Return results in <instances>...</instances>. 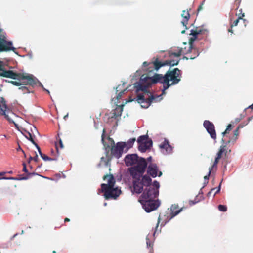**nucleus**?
<instances>
[{
  "label": "nucleus",
  "mask_w": 253,
  "mask_h": 253,
  "mask_svg": "<svg viewBox=\"0 0 253 253\" xmlns=\"http://www.w3.org/2000/svg\"><path fill=\"white\" fill-rule=\"evenodd\" d=\"M0 102L1 104V107H2L3 109H8L6 103V101L3 98H0Z\"/></svg>",
  "instance_id": "nucleus-28"
},
{
  "label": "nucleus",
  "mask_w": 253,
  "mask_h": 253,
  "mask_svg": "<svg viewBox=\"0 0 253 253\" xmlns=\"http://www.w3.org/2000/svg\"><path fill=\"white\" fill-rule=\"evenodd\" d=\"M6 173V171L0 172V176L4 175V174H5Z\"/></svg>",
  "instance_id": "nucleus-63"
},
{
  "label": "nucleus",
  "mask_w": 253,
  "mask_h": 253,
  "mask_svg": "<svg viewBox=\"0 0 253 253\" xmlns=\"http://www.w3.org/2000/svg\"><path fill=\"white\" fill-rule=\"evenodd\" d=\"M220 158H218V157H216L215 158V159L214 160V162L213 163L214 164H217L218 162V160L220 159Z\"/></svg>",
  "instance_id": "nucleus-57"
},
{
  "label": "nucleus",
  "mask_w": 253,
  "mask_h": 253,
  "mask_svg": "<svg viewBox=\"0 0 253 253\" xmlns=\"http://www.w3.org/2000/svg\"><path fill=\"white\" fill-rule=\"evenodd\" d=\"M203 126L206 129L207 132L210 134L211 137L215 140L216 138V134L213 124L208 120H205L203 123Z\"/></svg>",
  "instance_id": "nucleus-11"
},
{
  "label": "nucleus",
  "mask_w": 253,
  "mask_h": 253,
  "mask_svg": "<svg viewBox=\"0 0 253 253\" xmlns=\"http://www.w3.org/2000/svg\"><path fill=\"white\" fill-rule=\"evenodd\" d=\"M220 158H218V157H216L215 158V159L214 160V162L213 163L214 164H217L218 162V160L220 159Z\"/></svg>",
  "instance_id": "nucleus-58"
},
{
  "label": "nucleus",
  "mask_w": 253,
  "mask_h": 253,
  "mask_svg": "<svg viewBox=\"0 0 253 253\" xmlns=\"http://www.w3.org/2000/svg\"><path fill=\"white\" fill-rule=\"evenodd\" d=\"M181 16L183 18L181 23L183 26L186 27V24L190 18V14L189 12L188 11H186L185 10H183L182 11ZM186 29H187V28L186 27Z\"/></svg>",
  "instance_id": "nucleus-19"
},
{
  "label": "nucleus",
  "mask_w": 253,
  "mask_h": 253,
  "mask_svg": "<svg viewBox=\"0 0 253 253\" xmlns=\"http://www.w3.org/2000/svg\"><path fill=\"white\" fill-rule=\"evenodd\" d=\"M18 235V233H16L14 235H13L11 238H10V241H12L13 240V239L16 237Z\"/></svg>",
  "instance_id": "nucleus-59"
},
{
  "label": "nucleus",
  "mask_w": 253,
  "mask_h": 253,
  "mask_svg": "<svg viewBox=\"0 0 253 253\" xmlns=\"http://www.w3.org/2000/svg\"><path fill=\"white\" fill-rule=\"evenodd\" d=\"M102 192H104V196L106 198H116L118 197L121 192V190L120 188L117 187L116 188H108V189H106V191H102Z\"/></svg>",
  "instance_id": "nucleus-12"
},
{
  "label": "nucleus",
  "mask_w": 253,
  "mask_h": 253,
  "mask_svg": "<svg viewBox=\"0 0 253 253\" xmlns=\"http://www.w3.org/2000/svg\"><path fill=\"white\" fill-rule=\"evenodd\" d=\"M115 181L113 175H110L108 179L107 184L102 183L101 185V189L98 190L97 193L100 194L101 192L106 191L108 188L114 187Z\"/></svg>",
  "instance_id": "nucleus-15"
},
{
  "label": "nucleus",
  "mask_w": 253,
  "mask_h": 253,
  "mask_svg": "<svg viewBox=\"0 0 253 253\" xmlns=\"http://www.w3.org/2000/svg\"><path fill=\"white\" fill-rule=\"evenodd\" d=\"M214 190H215V188H212V189H211V190H210V191L207 193V196L208 197H210V196L211 195V193H212V191H214Z\"/></svg>",
  "instance_id": "nucleus-52"
},
{
  "label": "nucleus",
  "mask_w": 253,
  "mask_h": 253,
  "mask_svg": "<svg viewBox=\"0 0 253 253\" xmlns=\"http://www.w3.org/2000/svg\"><path fill=\"white\" fill-rule=\"evenodd\" d=\"M132 192L137 194L142 193L139 199H152L158 197L160 183L154 180L152 184V178L150 176L143 174L139 178L133 180Z\"/></svg>",
  "instance_id": "nucleus-1"
},
{
  "label": "nucleus",
  "mask_w": 253,
  "mask_h": 253,
  "mask_svg": "<svg viewBox=\"0 0 253 253\" xmlns=\"http://www.w3.org/2000/svg\"><path fill=\"white\" fill-rule=\"evenodd\" d=\"M237 139H238L237 137H236V136H233V135L232 137H231L229 138V141H228L226 143V145H225L226 146V145L229 144L230 143L234 144V143L236 141Z\"/></svg>",
  "instance_id": "nucleus-30"
},
{
  "label": "nucleus",
  "mask_w": 253,
  "mask_h": 253,
  "mask_svg": "<svg viewBox=\"0 0 253 253\" xmlns=\"http://www.w3.org/2000/svg\"><path fill=\"white\" fill-rule=\"evenodd\" d=\"M190 32L191 35L193 36V37L191 38L190 39L189 47L187 50L188 52H189L191 51L193 42L197 39V35L201 33V31L200 30L198 31H194L193 29H191Z\"/></svg>",
  "instance_id": "nucleus-17"
},
{
  "label": "nucleus",
  "mask_w": 253,
  "mask_h": 253,
  "mask_svg": "<svg viewBox=\"0 0 253 253\" xmlns=\"http://www.w3.org/2000/svg\"><path fill=\"white\" fill-rule=\"evenodd\" d=\"M214 168H215L216 169L217 168V164L213 163L212 166L211 168H212V169Z\"/></svg>",
  "instance_id": "nucleus-61"
},
{
  "label": "nucleus",
  "mask_w": 253,
  "mask_h": 253,
  "mask_svg": "<svg viewBox=\"0 0 253 253\" xmlns=\"http://www.w3.org/2000/svg\"><path fill=\"white\" fill-rule=\"evenodd\" d=\"M148 136L147 135H143L140 136L137 139L138 144H141L144 143L145 141H148Z\"/></svg>",
  "instance_id": "nucleus-24"
},
{
  "label": "nucleus",
  "mask_w": 253,
  "mask_h": 253,
  "mask_svg": "<svg viewBox=\"0 0 253 253\" xmlns=\"http://www.w3.org/2000/svg\"><path fill=\"white\" fill-rule=\"evenodd\" d=\"M104 137H105V130L104 129L101 135V142L104 146V149L105 151V154L106 155V157H108L109 156V153L110 150L111 151L110 146L109 144L105 143L104 142Z\"/></svg>",
  "instance_id": "nucleus-18"
},
{
  "label": "nucleus",
  "mask_w": 253,
  "mask_h": 253,
  "mask_svg": "<svg viewBox=\"0 0 253 253\" xmlns=\"http://www.w3.org/2000/svg\"><path fill=\"white\" fill-rule=\"evenodd\" d=\"M17 80H18L19 81H8V82L11 83L13 85H14L15 86H19L22 85L28 84H27V80H19L18 78ZM4 81L6 82H8V81L7 80H5Z\"/></svg>",
  "instance_id": "nucleus-21"
},
{
  "label": "nucleus",
  "mask_w": 253,
  "mask_h": 253,
  "mask_svg": "<svg viewBox=\"0 0 253 253\" xmlns=\"http://www.w3.org/2000/svg\"><path fill=\"white\" fill-rule=\"evenodd\" d=\"M253 117V116L249 117L248 119V121L246 123L244 124H240L237 128H239V129H240V128H243L245 126L247 125L249 123V122L252 119Z\"/></svg>",
  "instance_id": "nucleus-36"
},
{
  "label": "nucleus",
  "mask_w": 253,
  "mask_h": 253,
  "mask_svg": "<svg viewBox=\"0 0 253 253\" xmlns=\"http://www.w3.org/2000/svg\"><path fill=\"white\" fill-rule=\"evenodd\" d=\"M38 156L37 153L35 152V156L34 157H33V160H34L35 162H38Z\"/></svg>",
  "instance_id": "nucleus-50"
},
{
  "label": "nucleus",
  "mask_w": 253,
  "mask_h": 253,
  "mask_svg": "<svg viewBox=\"0 0 253 253\" xmlns=\"http://www.w3.org/2000/svg\"><path fill=\"white\" fill-rule=\"evenodd\" d=\"M135 140L134 138H132L129 139L127 142H124L126 144L124 151L125 153H126L130 148L133 147Z\"/></svg>",
  "instance_id": "nucleus-20"
},
{
  "label": "nucleus",
  "mask_w": 253,
  "mask_h": 253,
  "mask_svg": "<svg viewBox=\"0 0 253 253\" xmlns=\"http://www.w3.org/2000/svg\"><path fill=\"white\" fill-rule=\"evenodd\" d=\"M161 96L162 95L157 96L151 95V97L148 99H145L143 94H140L137 96V98H134V99L130 100V101H137L138 103L141 104V107L142 108H148L150 106L153 100L157 97H161Z\"/></svg>",
  "instance_id": "nucleus-9"
},
{
  "label": "nucleus",
  "mask_w": 253,
  "mask_h": 253,
  "mask_svg": "<svg viewBox=\"0 0 253 253\" xmlns=\"http://www.w3.org/2000/svg\"><path fill=\"white\" fill-rule=\"evenodd\" d=\"M178 205L176 204H172L170 207V211H174L175 210L178 208Z\"/></svg>",
  "instance_id": "nucleus-45"
},
{
  "label": "nucleus",
  "mask_w": 253,
  "mask_h": 253,
  "mask_svg": "<svg viewBox=\"0 0 253 253\" xmlns=\"http://www.w3.org/2000/svg\"><path fill=\"white\" fill-rule=\"evenodd\" d=\"M211 171H212V168H210L208 174L206 176H204V181H206V182L209 181V177L211 172Z\"/></svg>",
  "instance_id": "nucleus-40"
},
{
  "label": "nucleus",
  "mask_w": 253,
  "mask_h": 253,
  "mask_svg": "<svg viewBox=\"0 0 253 253\" xmlns=\"http://www.w3.org/2000/svg\"><path fill=\"white\" fill-rule=\"evenodd\" d=\"M32 160H33V157L30 156L28 161V163H30Z\"/></svg>",
  "instance_id": "nucleus-62"
},
{
  "label": "nucleus",
  "mask_w": 253,
  "mask_h": 253,
  "mask_svg": "<svg viewBox=\"0 0 253 253\" xmlns=\"http://www.w3.org/2000/svg\"><path fill=\"white\" fill-rule=\"evenodd\" d=\"M218 210L223 212H225L227 211V207L224 205H218Z\"/></svg>",
  "instance_id": "nucleus-37"
},
{
  "label": "nucleus",
  "mask_w": 253,
  "mask_h": 253,
  "mask_svg": "<svg viewBox=\"0 0 253 253\" xmlns=\"http://www.w3.org/2000/svg\"><path fill=\"white\" fill-rule=\"evenodd\" d=\"M0 76L12 79H19V80H27V84L33 86L38 83L39 86L43 89L44 86L33 75L29 74L26 76L23 75L21 73H15L13 71L7 70L3 68V62L0 61Z\"/></svg>",
  "instance_id": "nucleus-3"
},
{
  "label": "nucleus",
  "mask_w": 253,
  "mask_h": 253,
  "mask_svg": "<svg viewBox=\"0 0 253 253\" xmlns=\"http://www.w3.org/2000/svg\"><path fill=\"white\" fill-rule=\"evenodd\" d=\"M222 181V180L220 182V183H219V184L217 187L215 188V189H216L217 190H216V191L215 192V193L213 195V197H214L216 194H217L218 193H219L220 191Z\"/></svg>",
  "instance_id": "nucleus-44"
},
{
  "label": "nucleus",
  "mask_w": 253,
  "mask_h": 253,
  "mask_svg": "<svg viewBox=\"0 0 253 253\" xmlns=\"http://www.w3.org/2000/svg\"><path fill=\"white\" fill-rule=\"evenodd\" d=\"M7 110V109L0 108V115H4L5 118L9 121V123L15 124L14 121L9 117L8 115L6 114V111Z\"/></svg>",
  "instance_id": "nucleus-23"
},
{
  "label": "nucleus",
  "mask_w": 253,
  "mask_h": 253,
  "mask_svg": "<svg viewBox=\"0 0 253 253\" xmlns=\"http://www.w3.org/2000/svg\"><path fill=\"white\" fill-rule=\"evenodd\" d=\"M182 51V48L177 47V49L175 50V51L171 53V55H172L175 57H179L181 55Z\"/></svg>",
  "instance_id": "nucleus-26"
},
{
  "label": "nucleus",
  "mask_w": 253,
  "mask_h": 253,
  "mask_svg": "<svg viewBox=\"0 0 253 253\" xmlns=\"http://www.w3.org/2000/svg\"><path fill=\"white\" fill-rule=\"evenodd\" d=\"M159 147L161 149V152L165 155L170 154L172 152V147L167 139H165L164 141L159 145Z\"/></svg>",
  "instance_id": "nucleus-14"
},
{
  "label": "nucleus",
  "mask_w": 253,
  "mask_h": 253,
  "mask_svg": "<svg viewBox=\"0 0 253 253\" xmlns=\"http://www.w3.org/2000/svg\"><path fill=\"white\" fill-rule=\"evenodd\" d=\"M197 197V196L196 197V198L194 199V200H191L189 201L190 205L191 206V205H195L196 203H198L200 201V199L198 200Z\"/></svg>",
  "instance_id": "nucleus-42"
},
{
  "label": "nucleus",
  "mask_w": 253,
  "mask_h": 253,
  "mask_svg": "<svg viewBox=\"0 0 253 253\" xmlns=\"http://www.w3.org/2000/svg\"><path fill=\"white\" fill-rule=\"evenodd\" d=\"M161 83L163 84L162 94L165 93V90L170 86L177 84L181 80L182 71L178 68H174L172 70H169L166 73L163 75L160 74Z\"/></svg>",
  "instance_id": "nucleus-4"
},
{
  "label": "nucleus",
  "mask_w": 253,
  "mask_h": 253,
  "mask_svg": "<svg viewBox=\"0 0 253 253\" xmlns=\"http://www.w3.org/2000/svg\"><path fill=\"white\" fill-rule=\"evenodd\" d=\"M182 210H183V208H181L180 209L177 210L175 211H171L170 212V216H171L170 219L173 218L174 217H175V216L178 215L179 213H180L182 211Z\"/></svg>",
  "instance_id": "nucleus-29"
},
{
  "label": "nucleus",
  "mask_w": 253,
  "mask_h": 253,
  "mask_svg": "<svg viewBox=\"0 0 253 253\" xmlns=\"http://www.w3.org/2000/svg\"><path fill=\"white\" fill-rule=\"evenodd\" d=\"M242 18L240 16H239L237 19H236L235 21H234L233 24L232 25L231 27L234 26H237L238 25V23L239 22V21L240 19H241Z\"/></svg>",
  "instance_id": "nucleus-46"
},
{
  "label": "nucleus",
  "mask_w": 253,
  "mask_h": 253,
  "mask_svg": "<svg viewBox=\"0 0 253 253\" xmlns=\"http://www.w3.org/2000/svg\"><path fill=\"white\" fill-rule=\"evenodd\" d=\"M152 140L151 139H149L148 141H145L143 143L139 144L138 149L141 152L144 153L147 149L152 147Z\"/></svg>",
  "instance_id": "nucleus-16"
},
{
  "label": "nucleus",
  "mask_w": 253,
  "mask_h": 253,
  "mask_svg": "<svg viewBox=\"0 0 253 253\" xmlns=\"http://www.w3.org/2000/svg\"><path fill=\"white\" fill-rule=\"evenodd\" d=\"M179 63V60H171L169 61H166L164 62H161L159 60V59L157 58L154 62L155 65V69L158 71L161 67L166 65H169L170 66H173L177 65Z\"/></svg>",
  "instance_id": "nucleus-13"
},
{
  "label": "nucleus",
  "mask_w": 253,
  "mask_h": 253,
  "mask_svg": "<svg viewBox=\"0 0 253 253\" xmlns=\"http://www.w3.org/2000/svg\"><path fill=\"white\" fill-rule=\"evenodd\" d=\"M41 157L44 161H50L51 160V158L49 157L45 154H42V155L41 156Z\"/></svg>",
  "instance_id": "nucleus-43"
},
{
  "label": "nucleus",
  "mask_w": 253,
  "mask_h": 253,
  "mask_svg": "<svg viewBox=\"0 0 253 253\" xmlns=\"http://www.w3.org/2000/svg\"><path fill=\"white\" fill-rule=\"evenodd\" d=\"M27 174H28V175L30 176V178L32 176H34V175H38V176H41L42 177H43L44 178H46V179H50L49 178L47 177H45V176H42L37 173H36V172H28L27 173Z\"/></svg>",
  "instance_id": "nucleus-35"
},
{
  "label": "nucleus",
  "mask_w": 253,
  "mask_h": 253,
  "mask_svg": "<svg viewBox=\"0 0 253 253\" xmlns=\"http://www.w3.org/2000/svg\"><path fill=\"white\" fill-rule=\"evenodd\" d=\"M17 151H21L23 153H24V151L21 148V146L19 145L18 148H17Z\"/></svg>",
  "instance_id": "nucleus-56"
},
{
  "label": "nucleus",
  "mask_w": 253,
  "mask_h": 253,
  "mask_svg": "<svg viewBox=\"0 0 253 253\" xmlns=\"http://www.w3.org/2000/svg\"><path fill=\"white\" fill-rule=\"evenodd\" d=\"M59 144H60V148H63V144L62 140L61 139H59Z\"/></svg>",
  "instance_id": "nucleus-55"
},
{
  "label": "nucleus",
  "mask_w": 253,
  "mask_h": 253,
  "mask_svg": "<svg viewBox=\"0 0 253 253\" xmlns=\"http://www.w3.org/2000/svg\"><path fill=\"white\" fill-rule=\"evenodd\" d=\"M108 140L111 142V155L118 159L120 158L124 153L126 144L124 142H118L115 146H112L115 144L114 140L109 137Z\"/></svg>",
  "instance_id": "nucleus-7"
},
{
  "label": "nucleus",
  "mask_w": 253,
  "mask_h": 253,
  "mask_svg": "<svg viewBox=\"0 0 253 253\" xmlns=\"http://www.w3.org/2000/svg\"><path fill=\"white\" fill-rule=\"evenodd\" d=\"M160 74H155L152 77H145L143 76L140 77L138 82L134 83V87L135 88L136 93L140 91H144L152 86V84H156L158 83H161L160 80Z\"/></svg>",
  "instance_id": "nucleus-5"
},
{
  "label": "nucleus",
  "mask_w": 253,
  "mask_h": 253,
  "mask_svg": "<svg viewBox=\"0 0 253 253\" xmlns=\"http://www.w3.org/2000/svg\"><path fill=\"white\" fill-rule=\"evenodd\" d=\"M24 131H25L28 134H29V137H28V136H27L26 135H24L23 134V133L22 132H21V133L25 137V138L28 140L29 141H31V140H34L32 137V135L29 132H27L26 130H24Z\"/></svg>",
  "instance_id": "nucleus-39"
},
{
  "label": "nucleus",
  "mask_w": 253,
  "mask_h": 253,
  "mask_svg": "<svg viewBox=\"0 0 253 253\" xmlns=\"http://www.w3.org/2000/svg\"><path fill=\"white\" fill-rule=\"evenodd\" d=\"M3 179L13 180H17V181H18V178H17V177H0V180H3Z\"/></svg>",
  "instance_id": "nucleus-41"
},
{
  "label": "nucleus",
  "mask_w": 253,
  "mask_h": 253,
  "mask_svg": "<svg viewBox=\"0 0 253 253\" xmlns=\"http://www.w3.org/2000/svg\"><path fill=\"white\" fill-rule=\"evenodd\" d=\"M126 89H124L121 91H120L117 95L116 98H113L112 99V101H114L115 103H116V102L115 101V100H117L119 101L122 97V95L124 94L125 91H126Z\"/></svg>",
  "instance_id": "nucleus-27"
},
{
  "label": "nucleus",
  "mask_w": 253,
  "mask_h": 253,
  "mask_svg": "<svg viewBox=\"0 0 253 253\" xmlns=\"http://www.w3.org/2000/svg\"><path fill=\"white\" fill-rule=\"evenodd\" d=\"M139 202L141 204L145 211L149 213L156 210L160 205V201L159 199H139Z\"/></svg>",
  "instance_id": "nucleus-6"
},
{
  "label": "nucleus",
  "mask_w": 253,
  "mask_h": 253,
  "mask_svg": "<svg viewBox=\"0 0 253 253\" xmlns=\"http://www.w3.org/2000/svg\"><path fill=\"white\" fill-rule=\"evenodd\" d=\"M241 120V119L240 118H236L235 119V122H237V123H238Z\"/></svg>",
  "instance_id": "nucleus-64"
},
{
  "label": "nucleus",
  "mask_w": 253,
  "mask_h": 253,
  "mask_svg": "<svg viewBox=\"0 0 253 253\" xmlns=\"http://www.w3.org/2000/svg\"><path fill=\"white\" fill-rule=\"evenodd\" d=\"M5 35V32L0 28V52L12 50L17 54L15 48L12 46V42L6 40Z\"/></svg>",
  "instance_id": "nucleus-8"
},
{
  "label": "nucleus",
  "mask_w": 253,
  "mask_h": 253,
  "mask_svg": "<svg viewBox=\"0 0 253 253\" xmlns=\"http://www.w3.org/2000/svg\"><path fill=\"white\" fill-rule=\"evenodd\" d=\"M154 61L152 62H144L142 65L143 68H145L144 70L146 71H151V70L148 69V68H155V65L154 64Z\"/></svg>",
  "instance_id": "nucleus-22"
},
{
  "label": "nucleus",
  "mask_w": 253,
  "mask_h": 253,
  "mask_svg": "<svg viewBox=\"0 0 253 253\" xmlns=\"http://www.w3.org/2000/svg\"><path fill=\"white\" fill-rule=\"evenodd\" d=\"M18 89L23 92V93H29L30 92L27 87L25 86H22L19 87Z\"/></svg>",
  "instance_id": "nucleus-33"
},
{
  "label": "nucleus",
  "mask_w": 253,
  "mask_h": 253,
  "mask_svg": "<svg viewBox=\"0 0 253 253\" xmlns=\"http://www.w3.org/2000/svg\"><path fill=\"white\" fill-rule=\"evenodd\" d=\"M152 160V156H149V157H148V158L146 159V162H147V163H148V162L151 163V162Z\"/></svg>",
  "instance_id": "nucleus-53"
},
{
  "label": "nucleus",
  "mask_w": 253,
  "mask_h": 253,
  "mask_svg": "<svg viewBox=\"0 0 253 253\" xmlns=\"http://www.w3.org/2000/svg\"><path fill=\"white\" fill-rule=\"evenodd\" d=\"M31 142L33 144H34L35 145V146L37 148V150L38 151V153H39V155H40V156L42 155L43 153H42V152L41 151V148L39 146V145L35 142V141L34 140H31Z\"/></svg>",
  "instance_id": "nucleus-32"
},
{
  "label": "nucleus",
  "mask_w": 253,
  "mask_h": 253,
  "mask_svg": "<svg viewBox=\"0 0 253 253\" xmlns=\"http://www.w3.org/2000/svg\"><path fill=\"white\" fill-rule=\"evenodd\" d=\"M142 92H143V95H145L149 97V98L151 97V95H154L148 89H146L144 91H142Z\"/></svg>",
  "instance_id": "nucleus-38"
},
{
  "label": "nucleus",
  "mask_w": 253,
  "mask_h": 253,
  "mask_svg": "<svg viewBox=\"0 0 253 253\" xmlns=\"http://www.w3.org/2000/svg\"><path fill=\"white\" fill-rule=\"evenodd\" d=\"M225 147H226V145H221L220 147L219 150L218 152L217 153V156L216 157H218V158H221V156H222L223 153L225 150Z\"/></svg>",
  "instance_id": "nucleus-25"
},
{
  "label": "nucleus",
  "mask_w": 253,
  "mask_h": 253,
  "mask_svg": "<svg viewBox=\"0 0 253 253\" xmlns=\"http://www.w3.org/2000/svg\"><path fill=\"white\" fill-rule=\"evenodd\" d=\"M141 73V70H137V71L136 72L135 74H136V75L137 76H138H138H139L140 75Z\"/></svg>",
  "instance_id": "nucleus-54"
},
{
  "label": "nucleus",
  "mask_w": 253,
  "mask_h": 253,
  "mask_svg": "<svg viewBox=\"0 0 253 253\" xmlns=\"http://www.w3.org/2000/svg\"><path fill=\"white\" fill-rule=\"evenodd\" d=\"M231 127H232V125L231 124H229L227 126V128L226 129V132H227L228 133V132L230 130V129H231Z\"/></svg>",
  "instance_id": "nucleus-51"
},
{
  "label": "nucleus",
  "mask_w": 253,
  "mask_h": 253,
  "mask_svg": "<svg viewBox=\"0 0 253 253\" xmlns=\"http://www.w3.org/2000/svg\"><path fill=\"white\" fill-rule=\"evenodd\" d=\"M22 165H23V171H24V172H25L26 173H28V170H27V169L26 168V164L25 163L23 162L22 163Z\"/></svg>",
  "instance_id": "nucleus-48"
},
{
  "label": "nucleus",
  "mask_w": 253,
  "mask_h": 253,
  "mask_svg": "<svg viewBox=\"0 0 253 253\" xmlns=\"http://www.w3.org/2000/svg\"><path fill=\"white\" fill-rule=\"evenodd\" d=\"M149 236H150V235L148 234L146 238V245H147V248H148V249L149 248L151 247L153 245V243L149 239Z\"/></svg>",
  "instance_id": "nucleus-34"
},
{
  "label": "nucleus",
  "mask_w": 253,
  "mask_h": 253,
  "mask_svg": "<svg viewBox=\"0 0 253 253\" xmlns=\"http://www.w3.org/2000/svg\"><path fill=\"white\" fill-rule=\"evenodd\" d=\"M239 128H237L236 129H235L233 131V136H236L238 137L239 134Z\"/></svg>",
  "instance_id": "nucleus-47"
},
{
  "label": "nucleus",
  "mask_w": 253,
  "mask_h": 253,
  "mask_svg": "<svg viewBox=\"0 0 253 253\" xmlns=\"http://www.w3.org/2000/svg\"><path fill=\"white\" fill-rule=\"evenodd\" d=\"M146 170L148 175L151 178H155L157 176L161 177L163 173L160 171L157 165L154 163H149L148 164Z\"/></svg>",
  "instance_id": "nucleus-10"
},
{
  "label": "nucleus",
  "mask_w": 253,
  "mask_h": 253,
  "mask_svg": "<svg viewBox=\"0 0 253 253\" xmlns=\"http://www.w3.org/2000/svg\"><path fill=\"white\" fill-rule=\"evenodd\" d=\"M208 181L206 182V181H204V183H203V186L202 187V188H204L208 184Z\"/></svg>",
  "instance_id": "nucleus-60"
},
{
  "label": "nucleus",
  "mask_w": 253,
  "mask_h": 253,
  "mask_svg": "<svg viewBox=\"0 0 253 253\" xmlns=\"http://www.w3.org/2000/svg\"><path fill=\"white\" fill-rule=\"evenodd\" d=\"M101 165H104L105 166H107L108 165V161L106 158L104 157H102L101 158V161L99 164H98V166H100Z\"/></svg>",
  "instance_id": "nucleus-31"
},
{
  "label": "nucleus",
  "mask_w": 253,
  "mask_h": 253,
  "mask_svg": "<svg viewBox=\"0 0 253 253\" xmlns=\"http://www.w3.org/2000/svg\"><path fill=\"white\" fill-rule=\"evenodd\" d=\"M124 161L126 166H131L128 170L133 180L144 174L148 165L146 159L137 154H131L126 155Z\"/></svg>",
  "instance_id": "nucleus-2"
},
{
  "label": "nucleus",
  "mask_w": 253,
  "mask_h": 253,
  "mask_svg": "<svg viewBox=\"0 0 253 253\" xmlns=\"http://www.w3.org/2000/svg\"><path fill=\"white\" fill-rule=\"evenodd\" d=\"M29 178H30V176L28 175V174H27L26 176L21 177V178H18V181L26 180Z\"/></svg>",
  "instance_id": "nucleus-49"
}]
</instances>
